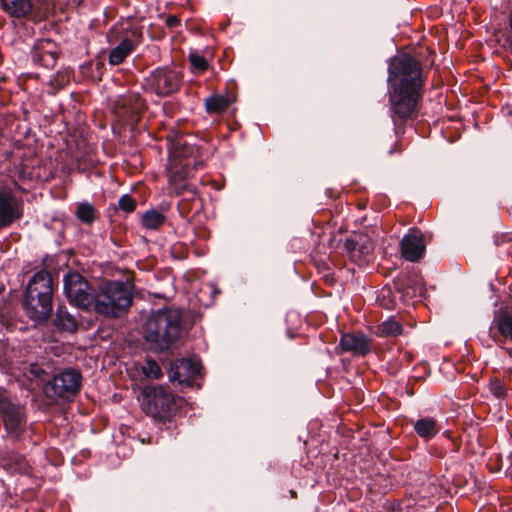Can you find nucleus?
<instances>
[{"label":"nucleus","instance_id":"obj_1","mask_svg":"<svg viewBox=\"0 0 512 512\" xmlns=\"http://www.w3.org/2000/svg\"><path fill=\"white\" fill-rule=\"evenodd\" d=\"M388 81L390 110L397 127L416 111L423 85L420 64L406 54L394 57L389 66Z\"/></svg>","mask_w":512,"mask_h":512},{"label":"nucleus","instance_id":"obj_2","mask_svg":"<svg viewBox=\"0 0 512 512\" xmlns=\"http://www.w3.org/2000/svg\"><path fill=\"white\" fill-rule=\"evenodd\" d=\"M181 330L182 316L179 310L159 309L147 319L144 338L151 349L165 351L179 339Z\"/></svg>","mask_w":512,"mask_h":512},{"label":"nucleus","instance_id":"obj_3","mask_svg":"<svg viewBox=\"0 0 512 512\" xmlns=\"http://www.w3.org/2000/svg\"><path fill=\"white\" fill-rule=\"evenodd\" d=\"M132 293L130 281H104L95 290L91 310L106 317H118L131 306Z\"/></svg>","mask_w":512,"mask_h":512},{"label":"nucleus","instance_id":"obj_4","mask_svg":"<svg viewBox=\"0 0 512 512\" xmlns=\"http://www.w3.org/2000/svg\"><path fill=\"white\" fill-rule=\"evenodd\" d=\"M27 315L34 321H45L52 311V279L40 271L30 280L24 301Z\"/></svg>","mask_w":512,"mask_h":512},{"label":"nucleus","instance_id":"obj_5","mask_svg":"<svg viewBox=\"0 0 512 512\" xmlns=\"http://www.w3.org/2000/svg\"><path fill=\"white\" fill-rule=\"evenodd\" d=\"M176 407L175 398L162 386L148 387L143 391L142 409L154 419H169Z\"/></svg>","mask_w":512,"mask_h":512},{"label":"nucleus","instance_id":"obj_6","mask_svg":"<svg viewBox=\"0 0 512 512\" xmlns=\"http://www.w3.org/2000/svg\"><path fill=\"white\" fill-rule=\"evenodd\" d=\"M64 292L69 302L76 307L90 311L95 290L77 272L68 273L64 277Z\"/></svg>","mask_w":512,"mask_h":512},{"label":"nucleus","instance_id":"obj_7","mask_svg":"<svg viewBox=\"0 0 512 512\" xmlns=\"http://www.w3.org/2000/svg\"><path fill=\"white\" fill-rule=\"evenodd\" d=\"M182 78L181 71L171 67H160L146 78V86L158 96H169L179 90Z\"/></svg>","mask_w":512,"mask_h":512},{"label":"nucleus","instance_id":"obj_8","mask_svg":"<svg viewBox=\"0 0 512 512\" xmlns=\"http://www.w3.org/2000/svg\"><path fill=\"white\" fill-rule=\"evenodd\" d=\"M191 153L192 148L188 147L181 139L176 142L172 151L168 166L169 184L177 194L186 188L184 181L188 175L189 162L182 163V159L187 158Z\"/></svg>","mask_w":512,"mask_h":512},{"label":"nucleus","instance_id":"obj_9","mask_svg":"<svg viewBox=\"0 0 512 512\" xmlns=\"http://www.w3.org/2000/svg\"><path fill=\"white\" fill-rule=\"evenodd\" d=\"M144 109V101L137 94H129L116 101L113 112L120 122L136 125Z\"/></svg>","mask_w":512,"mask_h":512},{"label":"nucleus","instance_id":"obj_10","mask_svg":"<svg viewBox=\"0 0 512 512\" xmlns=\"http://www.w3.org/2000/svg\"><path fill=\"white\" fill-rule=\"evenodd\" d=\"M201 364L193 359H179L171 364L169 378L180 384L191 385L201 375Z\"/></svg>","mask_w":512,"mask_h":512},{"label":"nucleus","instance_id":"obj_11","mask_svg":"<svg viewBox=\"0 0 512 512\" xmlns=\"http://www.w3.org/2000/svg\"><path fill=\"white\" fill-rule=\"evenodd\" d=\"M22 216L19 201L7 188L0 187V230Z\"/></svg>","mask_w":512,"mask_h":512},{"label":"nucleus","instance_id":"obj_12","mask_svg":"<svg viewBox=\"0 0 512 512\" xmlns=\"http://www.w3.org/2000/svg\"><path fill=\"white\" fill-rule=\"evenodd\" d=\"M51 388L59 397H69L80 389L81 375L78 371L68 369L53 378Z\"/></svg>","mask_w":512,"mask_h":512},{"label":"nucleus","instance_id":"obj_13","mask_svg":"<svg viewBox=\"0 0 512 512\" xmlns=\"http://www.w3.org/2000/svg\"><path fill=\"white\" fill-rule=\"evenodd\" d=\"M0 415L7 431L18 435L22 431L25 421L22 408L12 404L8 399L0 398Z\"/></svg>","mask_w":512,"mask_h":512},{"label":"nucleus","instance_id":"obj_14","mask_svg":"<svg viewBox=\"0 0 512 512\" xmlns=\"http://www.w3.org/2000/svg\"><path fill=\"white\" fill-rule=\"evenodd\" d=\"M425 249L423 234L420 231L412 230L401 240V253L408 261H418L423 257Z\"/></svg>","mask_w":512,"mask_h":512},{"label":"nucleus","instance_id":"obj_15","mask_svg":"<svg viewBox=\"0 0 512 512\" xmlns=\"http://www.w3.org/2000/svg\"><path fill=\"white\" fill-rule=\"evenodd\" d=\"M58 52V46L55 42L42 39L35 43L32 59L45 68H52L56 64Z\"/></svg>","mask_w":512,"mask_h":512},{"label":"nucleus","instance_id":"obj_16","mask_svg":"<svg viewBox=\"0 0 512 512\" xmlns=\"http://www.w3.org/2000/svg\"><path fill=\"white\" fill-rule=\"evenodd\" d=\"M345 248L353 259H365L374 250V242L367 235L359 234L355 238L347 239Z\"/></svg>","mask_w":512,"mask_h":512},{"label":"nucleus","instance_id":"obj_17","mask_svg":"<svg viewBox=\"0 0 512 512\" xmlns=\"http://www.w3.org/2000/svg\"><path fill=\"white\" fill-rule=\"evenodd\" d=\"M370 345V340L362 333H348L341 337L343 349L356 355H366L370 351Z\"/></svg>","mask_w":512,"mask_h":512},{"label":"nucleus","instance_id":"obj_18","mask_svg":"<svg viewBox=\"0 0 512 512\" xmlns=\"http://www.w3.org/2000/svg\"><path fill=\"white\" fill-rule=\"evenodd\" d=\"M0 2L2 9L14 18L26 17L33 8L31 0H0Z\"/></svg>","mask_w":512,"mask_h":512},{"label":"nucleus","instance_id":"obj_19","mask_svg":"<svg viewBox=\"0 0 512 512\" xmlns=\"http://www.w3.org/2000/svg\"><path fill=\"white\" fill-rule=\"evenodd\" d=\"M137 42L129 37H124L109 54V63L119 65L134 51Z\"/></svg>","mask_w":512,"mask_h":512},{"label":"nucleus","instance_id":"obj_20","mask_svg":"<svg viewBox=\"0 0 512 512\" xmlns=\"http://www.w3.org/2000/svg\"><path fill=\"white\" fill-rule=\"evenodd\" d=\"M497 329L502 338L498 339L494 336V340L502 347L507 343H510L511 345L509 347H505V349L512 357V317L507 314L501 315L497 319Z\"/></svg>","mask_w":512,"mask_h":512},{"label":"nucleus","instance_id":"obj_21","mask_svg":"<svg viewBox=\"0 0 512 512\" xmlns=\"http://www.w3.org/2000/svg\"><path fill=\"white\" fill-rule=\"evenodd\" d=\"M55 325L65 331L73 332L77 328V321L66 307L59 306L56 312Z\"/></svg>","mask_w":512,"mask_h":512},{"label":"nucleus","instance_id":"obj_22","mask_svg":"<svg viewBox=\"0 0 512 512\" xmlns=\"http://www.w3.org/2000/svg\"><path fill=\"white\" fill-rule=\"evenodd\" d=\"M414 429L420 437L430 439L438 432L436 421L431 418H422L415 422Z\"/></svg>","mask_w":512,"mask_h":512},{"label":"nucleus","instance_id":"obj_23","mask_svg":"<svg viewBox=\"0 0 512 512\" xmlns=\"http://www.w3.org/2000/svg\"><path fill=\"white\" fill-rule=\"evenodd\" d=\"M402 333V326L393 318L380 323L376 328V334L380 337H396Z\"/></svg>","mask_w":512,"mask_h":512},{"label":"nucleus","instance_id":"obj_24","mask_svg":"<svg viewBox=\"0 0 512 512\" xmlns=\"http://www.w3.org/2000/svg\"><path fill=\"white\" fill-rule=\"evenodd\" d=\"M230 105V100L223 95H214L205 100V107L208 113H222Z\"/></svg>","mask_w":512,"mask_h":512},{"label":"nucleus","instance_id":"obj_25","mask_svg":"<svg viewBox=\"0 0 512 512\" xmlns=\"http://www.w3.org/2000/svg\"><path fill=\"white\" fill-rule=\"evenodd\" d=\"M141 221L145 228L156 230L163 225L165 216L156 210H149L142 215Z\"/></svg>","mask_w":512,"mask_h":512},{"label":"nucleus","instance_id":"obj_26","mask_svg":"<svg viewBox=\"0 0 512 512\" xmlns=\"http://www.w3.org/2000/svg\"><path fill=\"white\" fill-rule=\"evenodd\" d=\"M189 61L191 63L192 70L198 73H202L208 69L207 60L200 54L193 52L189 55Z\"/></svg>","mask_w":512,"mask_h":512},{"label":"nucleus","instance_id":"obj_27","mask_svg":"<svg viewBox=\"0 0 512 512\" xmlns=\"http://www.w3.org/2000/svg\"><path fill=\"white\" fill-rule=\"evenodd\" d=\"M78 218L85 223H91L94 220V209L89 204H80L77 208Z\"/></svg>","mask_w":512,"mask_h":512},{"label":"nucleus","instance_id":"obj_28","mask_svg":"<svg viewBox=\"0 0 512 512\" xmlns=\"http://www.w3.org/2000/svg\"><path fill=\"white\" fill-rule=\"evenodd\" d=\"M142 369L145 376L151 379H158L162 375L160 366L152 360H147Z\"/></svg>","mask_w":512,"mask_h":512},{"label":"nucleus","instance_id":"obj_29","mask_svg":"<svg viewBox=\"0 0 512 512\" xmlns=\"http://www.w3.org/2000/svg\"><path fill=\"white\" fill-rule=\"evenodd\" d=\"M119 208L125 212H132L136 207V201L128 194L119 199Z\"/></svg>","mask_w":512,"mask_h":512},{"label":"nucleus","instance_id":"obj_30","mask_svg":"<svg viewBox=\"0 0 512 512\" xmlns=\"http://www.w3.org/2000/svg\"><path fill=\"white\" fill-rule=\"evenodd\" d=\"M490 390L497 398L504 397L506 393L505 386L498 380L491 382Z\"/></svg>","mask_w":512,"mask_h":512},{"label":"nucleus","instance_id":"obj_31","mask_svg":"<svg viewBox=\"0 0 512 512\" xmlns=\"http://www.w3.org/2000/svg\"><path fill=\"white\" fill-rule=\"evenodd\" d=\"M20 460H21L20 458H17V459H16V464H15V466H13V465H12L8 460H6V459H3L1 463H2V466H3V468H4V469H6V470H10V471H12V472H13V471H16V470H21Z\"/></svg>","mask_w":512,"mask_h":512},{"label":"nucleus","instance_id":"obj_32","mask_svg":"<svg viewBox=\"0 0 512 512\" xmlns=\"http://www.w3.org/2000/svg\"><path fill=\"white\" fill-rule=\"evenodd\" d=\"M166 22L169 27H174L179 23V19L176 16L171 15L167 18Z\"/></svg>","mask_w":512,"mask_h":512}]
</instances>
